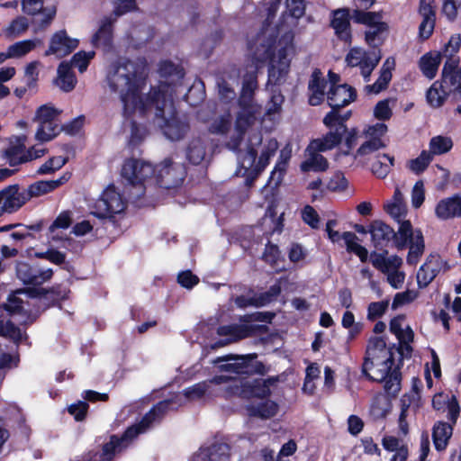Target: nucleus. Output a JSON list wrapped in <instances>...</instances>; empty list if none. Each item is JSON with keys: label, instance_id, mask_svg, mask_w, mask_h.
I'll return each instance as SVG.
<instances>
[{"label": "nucleus", "instance_id": "f257e3e1", "mask_svg": "<svg viewBox=\"0 0 461 461\" xmlns=\"http://www.w3.org/2000/svg\"><path fill=\"white\" fill-rule=\"evenodd\" d=\"M294 35L287 33L276 46L274 31L268 27L258 34L250 46L253 51L251 75L244 80L240 98V110L237 115L234 131L227 146L237 150L238 164L236 174L246 177L247 181L254 180L269 164L271 158L278 149L276 139L265 140L254 137L244 149H240L243 136L261 115V107L252 100V94L257 87L254 73L265 61L269 59L268 81L277 84L288 74L291 59L295 53L293 43Z\"/></svg>", "mask_w": 461, "mask_h": 461}, {"label": "nucleus", "instance_id": "f03ea898", "mask_svg": "<svg viewBox=\"0 0 461 461\" xmlns=\"http://www.w3.org/2000/svg\"><path fill=\"white\" fill-rule=\"evenodd\" d=\"M254 357L225 356L212 360L213 365H219V371L223 373L215 375L208 381L195 384L178 393L175 400H165L151 409L142 420L127 429L121 438L112 436L110 441L103 447L98 461H111L113 456L127 447L139 435L146 432L154 423L158 422L167 409H175L186 402L202 398L218 396L226 399L233 396L242 398L257 397L263 399L270 394L269 387L262 380H250L235 375L252 373L255 370L251 363Z\"/></svg>", "mask_w": 461, "mask_h": 461}, {"label": "nucleus", "instance_id": "7ed1b4c3", "mask_svg": "<svg viewBox=\"0 0 461 461\" xmlns=\"http://www.w3.org/2000/svg\"><path fill=\"white\" fill-rule=\"evenodd\" d=\"M147 72L143 64L130 60H120L108 69L106 81L111 91L117 94L123 104L126 117H141L154 114L165 136L171 140H180L186 132L187 126L176 117L172 99V89L161 84L158 89H151L143 95L146 87Z\"/></svg>", "mask_w": 461, "mask_h": 461}, {"label": "nucleus", "instance_id": "20e7f679", "mask_svg": "<svg viewBox=\"0 0 461 461\" xmlns=\"http://www.w3.org/2000/svg\"><path fill=\"white\" fill-rule=\"evenodd\" d=\"M384 210L399 223L398 230L394 234L397 249H402L409 246L407 263L416 265L424 252V238L420 230L413 229L410 221L404 220L407 209L399 188L395 189L393 198L384 204Z\"/></svg>", "mask_w": 461, "mask_h": 461}, {"label": "nucleus", "instance_id": "39448f33", "mask_svg": "<svg viewBox=\"0 0 461 461\" xmlns=\"http://www.w3.org/2000/svg\"><path fill=\"white\" fill-rule=\"evenodd\" d=\"M126 208V200L113 185H108L91 206V213L97 218H111L122 212Z\"/></svg>", "mask_w": 461, "mask_h": 461}, {"label": "nucleus", "instance_id": "423d86ee", "mask_svg": "<svg viewBox=\"0 0 461 461\" xmlns=\"http://www.w3.org/2000/svg\"><path fill=\"white\" fill-rule=\"evenodd\" d=\"M370 260L374 267L386 276V281L394 289L402 286L405 280V273L401 270L402 266V258L387 253H372Z\"/></svg>", "mask_w": 461, "mask_h": 461}, {"label": "nucleus", "instance_id": "0eeeda50", "mask_svg": "<svg viewBox=\"0 0 461 461\" xmlns=\"http://www.w3.org/2000/svg\"><path fill=\"white\" fill-rule=\"evenodd\" d=\"M26 136L22 135L16 138V143H11L5 150V158L11 166L41 158L46 153V149L40 146H33L25 151Z\"/></svg>", "mask_w": 461, "mask_h": 461}, {"label": "nucleus", "instance_id": "6e6552de", "mask_svg": "<svg viewBox=\"0 0 461 461\" xmlns=\"http://www.w3.org/2000/svg\"><path fill=\"white\" fill-rule=\"evenodd\" d=\"M381 59L379 50H374L366 52L360 48H353L346 57L348 65L351 67H359L361 74L365 80H368L372 71Z\"/></svg>", "mask_w": 461, "mask_h": 461}, {"label": "nucleus", "instance_id": "1a4fd4ad", "mask_svg": "<svg viewBox=\"0 0 461 461\" xmlns=\"http://www.w3.org/2000/svg\"><path fill=\"white\" fill-rule=\"evenodd\" d=\"M329 80L330 88L327 97L331 108L344 107L356 99L357 94L353 87L347 84L337 85L339 82V75L330 72Z\"/></svg>", "mask_w": 461, "mask_h": 461}, {"label": "nucleus", "instance_id": "9d476101", "mask_svg": "<svg viewBox=\"0 0 461 461\" xmlns=\"http://www.w3.org/2000/svg\"><path fill=\"white\" fill-rule=\"evenodd\" d=\"M154 167L143 160L130 158L122 167V176L132 185L142 184L153 176Z\"/></svg>", "mask_w": 461, "mask_h": 461}, {"label": "nucleus", "instance_id": "9b49d317", "mask_svg": "<svg viewBox=\"0 0 461 461\" xmlns=\"http://www.w3.org/2000/svg\"><path fill=\"white\" fill-rule=\"evenodd\" d=\"M450 268L448 262L439 255H430L417 273V282L420 287L427 286L438 274Z\"/></svg>", "mask_w": 461, "mask_h": 461}, {"label": "nucleus", "instance_id": "f8f14e48", "mask_svg": "<svg viewBox=\"0 0 461 461\" xmlns=\"http://www.w3.org/2000/svg\"><path fill=\"white\" fill-rule=\"evenodd\" d=\"M27 202L23 189L21 190L18 185H10L0 192V212L13 213Z\"/></svg>", "mask_w": 461, "mask_h": 461}, {"label": "nucleus", "instance_id": "ddd939ff", "mask_svg": "<svg viewBox=\"0 0 461 461\" xmlns=\"http://www.w3.org/2000/svg\"><path fill=\"white\" fill-rule=\"evenodd\" d=\"M52 275L51 268L32 267L25 262H19L16 265V276L26 285H41L50 280Z\"/></svg>", "mask_w": 461, "mask_h": 461}, {"label": "nucleus", "instance_id": "4468645a", "mask_svg": "<svg viewBox=\"0 0 461 461\" xmlns=\"http://www.w3.org/2000/svg\"><path fill=\"white\" fill-rule=\"evenodd\" d=\"M390 331L396 336L401 345V354L408 356L411 352V343L414 333L402 315L393 318L390 322Z\"/></svg>", "mask_w": 461, "mask_h": 461}, {"label": "nucleus", "instance_id": "2eb2a0df", "mask_svg": "<svg viewBox=\"0 0 461 461\" xmlns=\"http://www.w3.org/2000/svg\"><path fill=\"white\" fill-rule=\"evenodd\" d=\"M77 45L78 41L77 39L70 38L66 32L60 31L51 37L45 56L54 55L60 59L71 53Z\"/></svg>", "mask_w": 461, "mask_h": 461}, {"label": "nucleus", "instance_id": "dca6fc26", "mask_svg": "<svg viewBox=\"0 0 461 461\" xmlns=\"http://www.w3.org/2000/svg\"><path fill=\"white\" fill-rule=\"evenodd\" d=\"M419 14L421 22L419 26V36L422 40L429 39L434 31L436 12L434 0H420Z\"/></svg>", "mask_w": 461, "mask_h": 461}, {"label": "nucleus", "instance_id": "f3484780", "mask_svg": "<svg viewBox=\"0 0 461 461\" xmlns=\"http://www.w3.org/2000/svg\"><path fill=\"white\" fill-rule=\"evenodd\" d=\"M69 177L70 175L67 173L55 180H40L31 184L26 189H23L27 201L53 192L67 183Z\"/></svg>", "mask_w": 461, "mask_h": 461}, {"label": "nucleus", "instance_id": "a211bd4d", "mask_svg": "<svg viewBox=\"0 0 461 461\" xmlns=\"http://www.w3.org/2000/svg\"><path fill=\"white\" fill-rule=\"evenodd\" d=\"M23 9L29 14L38 15L35 22L41 26L49 24L56 14L52 5L43 8L41 0H23Z\"/></svg>", "mask_w": 461, "mask_h": 461}, {"label": "nucleus", "instance_id": "6ab92c4d", "mask_svg": "<svg viewBox=\"0 0 461 461\" xmlns=\"http://www.w3.org/2000/svg\"><path fill=\"white\" fill-rule=\"evenodd\" d=\"M253 328L249 323H243L240 325H228L221 326L218 329V334L220 336L227 337V339L220 340L219 342L212 345V348L223 347L226 344L246 338L252 332Z\"/></svg>", "mask_w": 461, "mask_h": 461}, {"label": "nucleus", "instance_id": "aec40b11", "mask_svg": "<svg viewBox=\"0 0 461 461\" xmlns=\"http://www.w3.org/2000/svg\"><path fill=\"white\" fill-rule=\"evenodd\" d=\"M461 47V35H452L447 43L444 46L440 53L441 58L445 59V73H448L454 67H457L460 63V58L458 56Z\"/></svg>", "mask_w": 461, "mask_h": 461}, {"label": "nucleus", "instance_id": "412c9836", "mask_svg": "<svg viewBox=\"0 0 461 461\" xmlns=\"http://www.w3.org/2000/svg\"><path fill=\"white\" fill-rule=\"evenodd\" d=\"M330 24L339 38L345 41H350V16L348 9L341 8L333 11Z\"/></svg>", "mask_w": 461, "mask_h": 461}, {"label": "nucleus", "instance_id": "4be33fe9", "mask_svg": "<svg viewBox=\"0 0 461 461\" xmlns=\"http://www.w3.org/2000/svg\"><path fill=\"white\" fill-rule=\"evenodd\" d=\"M393 354L386 347V343L383 338L372 337L369 339L364 362H371L373 360L387 361L392 358Z\"/></svg>", "mask_w": 461, "mask_h": 461}, {"label": "nucleus", "instance_id": "5701e85b", "mask_svg": "<svg viewBox=\"0 0 461 461\" xmlns=\"http://www.w3.org/2000/svg\"><path fill=\"white\" fill-rule=\"evenodd\" d=\"M453 435V425L446 421L438 420L432 427V440L438 452H444Z\"/></svg>", "mask_w": 461, "mask_h": 461}, {"label": "nucleus", "instance_id": "b1692460", "mask_svg": "<svg viewBox=\"0 0 461 461\" xmlns=\"http://www.w3.org/2000/svg\"><path fill=\"white\" fill-rule=\"evenodd\" d=\"M393 357L387 361L384 360H373L371 362H364L363 372L366 374L370 379L376 382H383L393 372Z\"/></svg>", "mask_w": 461, "mask_h": 461}, {"label": "nucleus", "instance_id": "393cba45", "mask_svg": "<svg viewBox=\"0 0 461 461\" xmlns=\"http://www.w3.org/2000/svg\"><path fill=\"white\" fill-rule=\"evenodd\" d=\"M435 213L441 220L461 217V196L454 195L440 200L435 208Z\"/></svg>", "mask_w": 461, "mask_h": 461}, {"label": "nucleus", "instance_id": "a878e982", "mask_svg": "<svg viewBox=\"0 0 461 461\" xmlns=\"http://www.w3.org/2000/svg\"><path fill=\"white\" fill-rule=\"evenodd\" d=\"M343 134L340 130L330 129L324 136L312 140L310 142V150L325 152L337 147L342 140Z\"/></svg>", "mask_w": 461, "mask_h": 461}, {"label": "nucleus", "instance_id": "bb28decb", "mask_svg": "<svg viewBox=\"0 0 461 461\" xmlns=\"http://www.w3.org/2000/svg\"><path fill=\"white\" fill-rule=\"evenodd\" d=\"M394 67V59L387 58L381 68L379 77L373 85L366 86V90L368 93L378 94L385 89L392 79V71Z\"/></svg>", "mask_w": 461, "mask_h": 461}, {"label": "nucleus", "instance_id": "cd10ccee", "mask_svg": "<svg viewBox=\"0 0 461 461\" xmlns=\"http://www.w3.org/2000/svg\"><path fill=\"white\" fill-rule=\"evenodd\" d=\"M329 167L328 160L321 154V151L310 150V145L305 150V159L301 164V170L303 172H321Z\"/></svg>", "mask_w": 461, "mask_h": 461}, {"label": "nucleus", "instance_id": "c85d7f7f", "mask_svg": "<svg viewBox=\"0 0 461 461\" xmlns=\"http://www.w3.org/2000/svg\"><path fill=\"white\" fill-rule=\"evenodd\" d=\"M325 80L320 70H314L309 81V103L312 105L320 104L324 97Z\"/></svg>", "mask_w": 461, "mask_h": 461}, {"label": "nucleus", "instance_id": "c756f323", "mask_svg": "<svg viewBox=\"0 0 461 461\" xmlns=\"http://www.w3.org/2000/svg\"><path fill=\"white\" fill-rule=\"evenodd\" d=\"M41 43L38 39H28L15 41L10 44L6 49L10 59H20L26 57L29 53L34 50Z\"/></svg>", "mask_w": 461, "mask_h": 461}, {"label": "nucleus", "instance_id": "7c9ffc66", "mask_svg": "<svg viewBox=\"0 0 461 461\" xmlns=\"http://www.w3.org/2000/svg\"><path fill=\"white\" fill-rule=\"evenodd\" d=\"M115 18L113 15L106 16L100 22L98 31L92 38V43L96 47H107L112 40V24Z\"/></svg>", "mask_w": 461, "mask_h": 461}, {"label": "nucleus", "instance_id": "2f4dec72", "mask_svg": "<svg viewBox=\"0 0 461 461\" xmlns=\"http://www.w3.org/2000/svg\"><path fill=\"white\" fill-rule=\"evenodd\" d=\"M441 55L439 52H428L420 58L419 68L426 77L432 79L437 75Z\"/></svg>", "mask_w": 461, "mask_h": 461}, {"label": "nucleus", "instance_id": "473e14b6", "mask_svg": "<svg viewBox=\"0 0 461 461\" xmlns=\"http://www.w3.org/2000/svg\"><path fill=\"white\" fill-rule=\"evenodd\" d=\"M77 84L75 75L71 70V66L68 62H61L58 68V77L56 85L65 92H70Z\"/></svg>", "mask_w": 461, "mask_h": 461}, {"label": "nucleus", "instance_id": "72a5a7b5", "mask_svg": "<svg viewBox=\"0 0 461 461\" xmlns=\"http://www.w3.org/2000/svg\"><path fill=\"white\" fill-rule=\"evenodd\" d=\"M392 404L386 395L377 394L371 402L370 415L374 420L384 419L391 411Z\"/></svg>", "mask_w": 461, "mask_h": 461}, {"label": "nucleus", "instance_id": "f704fd0d", "mask_svg": "<svg viewBox=\"0 0 461 461\" xmlns=\"http://www.w3.org/2000/svg\"><path fill=\"white\" fill-rule=\"evenodd\" d=\"M354 19L358 23H363L373 29L378 26V30H387V24L382 21V14L374 12H363L356 10L354 13Z\"/></svg>", "mask_w": 461, "mask_h": 461}, {"label": "nucleus", "instance_id": "c9c22d12", "mask_svg": "<svg viewBox=\"0 0 461 461\" xmlns=\"http://www.w3.org/2000/svg\"><path fill=\"white\" fill-rule=\"evenodd\" d=\"M338 109L339 108H332V110L323 118V123L329 129L340 130L341 133L344 135L347 131L345 122L348 120L351 113L347 112L344 114H340Z\"/></svg>", "mask_w": 461, "mask_h": 461}, {"label": "nucleus", "instance_id": "e433bc0d", "mask_svg": "<svg viewBox=\"0 0 461 461\" xmlns=\"http://www.w3.org/2000/svg\"><path fill=\"white\" fill-rule=\"evenodd\" d=\"M342 240H344L348 252L356 254L362 262H366L367 260L368 251L357 242L358 238L355 233L346 231L342 234Z\"/></svg>", "mask_w": 461, "mask_h": 461}, {"label": "nucleus", "instance_id": "4c0bfd02", "mask_svg": "<svg viewBox=\"0 0 461 461\" xmlns=\"http://www.w3.org/2000/svg\"><path fill=\"white\" fill-rule=\"evenodd\" d=\"M278 405L273 401H265L258 405L248 407V412L250 416L259 417L261 419H269L277 413Z\"/></svg>", "mask_w": 461, "mask_h": 461}, {"label": "nucleus", "instance_id": "58836bf2", "mask_svg": "<svg viewBox=\"0 0 461 461\" xmlns=\"http://www.w3.org/2000/svg\"><path fill=\"white\" fill-rule=\"evenodd\" d=\"M42 67V63L39 60H32L25 64L23 68V79L29 89L34 88L37 86Z\"/></svg>", "mask_w": 461, "mask_h": 461}, {"label": "nucleus", "instance_id": "ea45409f", "mask_svg": "<svg viewBox=\"0 0 461 461\" xmlns=\"http://www.w3.org/2000/svg\"><path fill=\"white\" fill-rule=\"evenodd\" d=\"M453 147V140L450 137L438 135L430 139L429 152L431 156L442 155L448 152Z\"/></svg>", "mask_w": 461, "mask_h": 461}, {"label": "nucleus", "instance_id": "a19ab883", "mask_svg": "<svg viewBox=\"0 0 461 461\" xmlns=\"http://www.w3.org/2000/svg\"><path fill=\"white\" fill-rule=\"evenodd\" d=\"M394 158L387 154L379 155L373 162L371 170L377 177H385L393 166Z\"/></svg>", "mask_w": 461, "mask_h": 461}, {"label": "nucleus", "instance_id": "79ce46f5", "mask_svg": "<svg viewBox=\"0 0 461 461\" xmlns=\"http://www.w3.org/2000/svg\"><path fill=\"white\" fill-rule=\"evenodd\" d=\"M372 240L376 247L382 246L384 241L389 240L393 234V230L382 221H375L371 226Z\"/></svg>", "mask_w": 461, "mask_h": 461}, {"label": "nucleus", "instance_id": "37998d69", "mask_svg": "<svg viewBox=\"0 0 461 461\" xmlns=\"http://www.w3.org/2000/svg\"><path fill=\"white\" fill-rule=\"evenodd\" d=\"M29 28V22L25 17H17L14 19L4 30V33L8 39H14L22 36Z\"/></svg>", "mask_w": 461, "mask_h": 461}, {"label": "nucleus", "instance_id": "c03bdc74", "mask_svg": "<svg viewBox=\"0 0 461 461\" xmlns=\"http://www.w3.org/2000/svg\"><path fill=\"white\" fill-rule=\"evenodd\" d=\"M289 159L290 151L282 149L278 160L270 176V180L274 182L275 185H279L281 183L283 176L286 171Z\"/></svg>", "mask_w": 461, "mask_h": 461}, {"label": "nucleus", "instance_id": "a18cd8bd", "mask_svg": "<svg viewBox=\"0 0 461 461\" xmlns=\"http://www.w3.org/2000/svg\"><path fill=\"white\" fill-rule=\"evenodd\" d=\"M59 111L50 104H43L40 106L34 117V121L39 124L44 123H59L58 116Z\"/></svg>", "mask_w": 461, "mask_h": 461}, {"label": "nucleus", "instance_id": "49530a36", "mask_svg": "<svg viewBox=\"0 0 461 461\" xmlns=\"http://www.w3.org/2000/svg\"><path fill=\"white\" fill-rule=\"evenodd\" d=\"M385 147L384 140H371L366 139V140L357 149L354 158L355 159L364 160L374 152Z\"/></svg>", "mask_w": 461, "mask_h": 461}, {"label": "nucleus", "instance_id": "de8ad7c7", "mask_svg": "<svg viewBox=\"0 0 461 461\" xmlns=\"http://www.w3.org/2000/svg\"><path fill=\"white\" fill-rule=\"evenodd\" d=\"M60 131L59 123L39 124L35 132V139L41 142H47L53 140Z\"/></svg>", "mask_w": 461, "mask_h": 461}, {"label": "nucleus", "instance_id": "09e8293b", "mask_svg": "<svg viewBox=\"0 0 461 461\" xmlns=\"http://www.w3.org/2000/svg\"><path fill=\"white\" fill-rule=\"evenodd\" d=\"M447 92L438 81L433 83L427 92V101L432 107H439L444 103Z\"/></svg>", "mask_w": 461, "mask_h": 461}, {"label": "nucleus", "instance_id": "8fccbe9b", "mask_svg": "<svg viewBox=\"0 0 461 461\" xmlns=\"http://www.w3.org/2000/svg\"><path fill=\"white\" fill-rule=\"evenodd\" d=\"M283 102V95L280 93H274L267 105L265 116L270 121L278 120L282 112Z\"/></svg>", "mask_w": 461, "mask_h": 461}, {"label": "nucleus", "instance_id": "3c124183", "mask_svg": "<svg viewBox=\"0 0 461 461\" xmlns=\"http://www.w3.org/2000/svg\"><path fill=\"white\" fill-rule=\"evenodd\" d=\"M432 158L429 151L423 150L419 157L408 162V167L413 173L420 174L427 168Z\"/></svg>", "mask_w": 461, "mask_h": 461}, {"label": "nucleus", "instance_id": "603ef678", "mask_svg": "<svg viewBox=\"0 0 461 461\" xmlns=\"http://www.w3.org/2000/svg\"><path fill=\"white\" fill-rule=\"evenodd\" d=\"M72 222V212L70 211L61 212L51 225L49 227V232L51 234L52 240H57L55 231L58 229H68Z\"/></svg>", "mask_w": 461, "mask_h": 461}, {"label": "nucleus", "instance_id": "864d4df0", "mask_svg": "<svg viewBox=\"0 0 461 461\" xmlns=\"http://www.w3.org/2000/svg\"><path fill=\"white\" fill-rule=\"evenodd\" d=\"M15 75L16 68L14 67L0 68V99H4L10 95V89L5 83L13 79Z\"/></svg>", "mask_w": 461, "mask_h": 461}, {"label": "nucleus", "instance_id": "5fc2aeb1", "mask_svg": "<svg viewBox=\"0 0 461 461\" xmlns=\"http://www.w3.org/2000/svg\"><path fill=\"white\" fill-rule=\"evenodd\" d=\"M442 80L445 85L455 90L461 89V68L459 65L452 68L447 74L445 73V67H443Z\"/></svg>", "mask_w": 461, "mask_h": 461}, {"label": "nucleus", "instance_id": "6e6d98bb", "mask_svg": "<svg viewBox=\"0 0 461 461\" xmlns=\"http://www.w3.org/2000/svg\"><path fill=\"white\" fill-rule=\"evenodd\" d=\"M159 73L164 77H172L170 83L179 81L184 77L182 69L169 61H165L160 64Z\"/></svg>", "mask_w": 461, "mask_h": 461}, {"label": "nucleus", "instance_id": "4d7b16f0", "mask_svg": "<svg viewBox=\"0 0 461 461\" xmlns=\"http://www.w3.org/2000/svg\"><path fill=\"white\" fill-rule=\"evenodd\" d=\"M230 127V114L224 113L215 118L211 123L209 130L212 133L224 134Z\"/></svg>", "mask_w": 461, "mask_h": 461}, {"label": "nucleus", "instance_id": "13d9d810", "mask_svg": "<svg viewBox=\"0 0 461 461\" xmlns=\"http://www.w3.org/2000/svg\"><path fill=\"white\" fill-rule=\"evenodd\" d=\"M386 131L387 126L383 122H377L365 128L363 135L367 140H383V137L385 135Z\"/></svg>", "mask_w": 461, "mask_h": 461}, {"label": "nucleus", "instance_id": "bf43d9fd", "mask_svg": "<svg viewBox=\"0 0 461 461\" xmlns=\"http://www.w3.org/2000/svg\"><path fill=\"white\" fill-rule=\"evenodd\" d=\"M348 186V181L343 172H335L330 178L327 187L333 192H343Z\"/></svg>", "mask_w": 461, "mask_h": 461}, {"label": "nucleus", "instance_id": "052dcab7", "mask_svg": "<svg viewBox=\"0 0 461 461\" xmlns=\"http://www.w3.org/2000/svg\"><path fill=\"white\" fill-rule=\"evenodd\" d=\"M419 295L416 290H406L402 293H397L392 303L393 309H398L405 304L412 303Z\"/></svg>", "mask_w": 461, "mask_h": 461}, {"label": "nucleus", "instance_id": "680f3d73", "mask_svg": "<svg viewBox=\"0 0 461 461\" xmlns=\"http://www.w3.org/2000/svg\"><path fill=\"white\" fill-rule=\"evenodd\" d=\"M204 155V147L200 140H194L189 145L187 158L193 164H200Z\"/></svg>", "mask_w": 461, "mask_h": 461}, {"label": "nucleus", "instance_id": "e2e57ef3", "mask_svg": "<svg viewBox=\"0 0 461 461\" xmlns=\"http://www.w3.org/2000/svg\"><path fill=\"white\" fill-rule=\"evenodd\" d=\"M66 162L67 158L61 156L53 157L39 167L38 173L41 175L54 173L56 170L61 168Z\"/></svg>", "mask_w": 461, "mask_h": 461}, {"label": "nucleus", "instance_id": "0e129e2a", "mask_svg": "<svg viewBox=\"0 0 461 461\" xmlns=\"http://www.w3.org/2000/svg\"><path fill=\"white\" fill-rule=\"evenodd\" d=\"M442 13L446 18L453 22L456 19L458 10L461 9V0H441Z\"/></svg>", "mask_w": 461, "mask_h": 461}, {"label": "nucleus", "instance_id": "69168bd1", "mask_svg": "<svg viewBox=\"0 0 461 461\" xmlns=\"http://www.w3.org/2000/svg\"><path fill=\"white\" fill-rule=\"evenodd\" d=\"M391 103L389 99L379 101L374 108V116L380 121L389 120L393 114Z\"/></svg>", "mask_w": 461, "mask_h": 461}, {"label": "nucleus", "instance_id": "338daca9", "mask_svg": "<svg viewBox=\"0 0 461 461\" xmlns=\"http://www.w3.org/2000/svg\"><path fill=\"white\" fill-rule=\"evenodd\" d=\"M184 173L183 169L180 166H177L176 173L174 171H170V174L167 176H165L163 180H161L158 184L167 189L177 186L183 181Z\"/></svg>", "mask_w": 461, "mask_h": 461}, {"label": "nucleus", "instance_id": "774afa93", "mask_svg": "<svg viewBox=\"0 0 461 461\" xmlns=\"http://www.w3.org/2000/svg\"><path fill=\"white\" fill-rule=\"evenodd\" d=\"M94 51H79L73 56L71 63L82 73L87 68L88 63L94 58Z\"/></svg>", "mask_w": 461, "mask_h": 461}]
</instances>
